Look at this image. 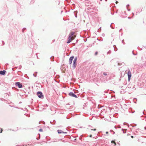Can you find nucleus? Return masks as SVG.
Listing matches in <instances>:
<instances>
[{"mask_svg": "<svg viewBox=\"0 0 146 146\" xmlns=\"http://www.w3.org/2000/svg\"><path fill=\"white\" fill-rule=\"evenodd\" d=\"M112 131L113 132V134H114V133L115 132L112 131Z\"/></svg>", "mask_w": 146, "mask_h": 146, "instance_id": "473e14b6", "label": "nucleus"}, {"mask_svg": "<svg viewBox=\"0 0 146 146\" xmlns=\"http://www.w3.org/2000/svg\"><path fill=\"white\" fill-rule=\"evenodd\" d=\"M103 75L105 76H106L107 74L105 72H104L103 74Z\"/></svg>", "mask_w": 146, "mask_h": 146, "instance_id": "dca6fc26", "label": "nucleus"}, {"mask_svg": "<svg viewBox=\"0 0 146 146\" xmlns=\"http://www.w3.org/2000/svg\"><path fill=\"white\" fill-rule=\"evenodd\" d=\"M68 39V40L67 42V43L68 44L70 43L71 41V36H69Z\"/></svg>", "mask_w": 146, "mask_h": 146, "instance_id": "1a4fd4ad", "label": "nucleus"}, {"mask_svg": "<svg viewBox=\"0 0 146 146\" xmlns=\"http://www.w3.org/2000/svg\"><path fill=\"white\" fill-rule=\"evenodd\" d=\"M50 123H51V124H52L51 121H50Z\"/></svg>", "mask_w": 146, "mask_h": 146, "instance_id": "37998d69", "label": "nucleus"}, {"mask_svg": "<svg viewBox=\"0 0 146 146\" xmlns=\"http://www.w3.org/2000/svg\"><path fill=\"white\" fill-rule=\"evenodd\" d=\"M144 129L145 130H146V127H144Z\"/></svg>", "mask_w": 146, "mask_h": 146, "instance_id": "72a5a7b5", "label": "nucleus"}, {"mask_svg": "<svg viewBox=\"0 0 146 146\" xmlns=\"http://www.w3.org/2000/svg\"><path fill=\"white\" fill-rule=\"evenodd\" d=\"M74 34V32H72L70 34L69 36H71V37Z\"/></svg>", "mask_w": 146, "mask_h": 146, "instance_id": "4468645a", "label": "nucleus"}, {"mask_svg": "<svg viewBox=\"0 0 146 146\" xmlns=\"http://www.w3.org/2000/svg\"><path fill=\"white\" fill-rule=\"evenodd\" d=\"M37 95L40 98H43V95L42 92L38 91L37 92Z\"/></svg>", "mask_w": 146, "mask_h": 146, "instance_id": "f257e3e1", "label": "nucleus"}, {"mask_svg": "<svg viewBox=\"0 0 146 146\" xmlns=\"http://www.w3.org/2000/svg\"><path fill=\"white\" fill-rule=\"evenodd\" d=\"M111 52V51L110 50L108 52H107V54H110Z\"/></svg>", "mask_w": 146, "mask_h": 146, "instance_id": "2eb2a0df", "label": "nucleus"}, {"mask_svg": "<svg viewBox=\"0 0 146 146\" xmlns=\"http://www.w3.org/2000/svg\"><path fill=\"white\" fill-rule=\"evenodd\" d=\"M122 30V29H120L119 30V32H120V31H121Z\"/></svg>", "mask_w": 146, "mask_h": 146, "instance_id": "cd10ccee", "label": "nucleus"}, {"mask_svg": "<svg viewBox=\"0 0 146 146\" xmlns=\"http://www.w3.org/2000/svg\"><path fill=\"white\" fill-rule=\"evenodd\" d=\"M43 131V130L42 129H40L39 130V131Z\"/></svg>", "mask_w": 146, "mask_h": 146, "instance_id": "f3484780", "label": "nucleus"}, {"mask_svg": "<svg viewBox=\"0 0 146 146\" xmlns=\"http://www.w3.org/2000/svg\"><path fill=\"white\" fill-rule=\"evenodd\" d=\"M69 95L70 96L72 97H74L75 98H78V96L72 92H70L69 94Z\"/></svg>", "mask_w": 146, "mask_h": 146, "instance_id": "7ed1b4c3", "label": "nucleus"}, {"mask_svg": "<svg viewBox=\"0 0 146 146\" xmlns=\"http://www.w3.org/2000/svg\"><path fill=\"white\" fill-rule=\"evenodd\" d=\"M126 129H125V131H123V133H126Z\"/></svg>", "mask_w": 146, "mask_h": 146, "instance_id": "a211bd4d", "label": "nucleus"}, {"mask_svg": "<svg viewBox=\"0 0 146 146\" xmlns=\"http://www.w3.org/2000/svg\"><path fill=\"white\" fill-rule=\"evenodd\" d=\"M2 43H3V45H4L5 44V42L3 41H2Z\"/></svg>", "mask_w": 146, "mask_h": 146, "instance_id": "5701e85b", "label": "nucleus"}, {"mask_svg": "<svg viewBox=\"0 0 146 146\" xmlns=\"http://www.w3.org/2000/svg\"><path fill=\"white\" fill-rule=\"evenodd\" d=\"M113 34H112L111 35V37H113Z\"/></svg>", "mask_w": 146, "mask_h": 146, "instance_id": "c756f323", "label": "nucleus"}, {"mask_svg": "<svg viewBox=\"0 0 146 146\" xmlns=\"http://www.w3.org/2000/svg\"><path fill=\"white\" fill-rule=\"evenodd\" d=\"M123 125H126V124H125V123H123Z\"/></svg>", "mask_w": 146, "mask_h": 146, "instance_id": "7c9ffc66", "label": "nucleus"}, {"mask_svg": "<svg viewBox=\"0 0 146 146\" xmlns=\"http://www.w3.org/2000/svg\"><path fill=\"white\" fill-rule=\"evenodd\" d=\"M131 137L132 138H133V136H131Z\"/></svg>", "mask_w": 146, "mask_h": 146, "instance_id": "bb28decb", "label": "nucleus"}, {"mask_svg": "<svg viewBox=\"0 0 146 146\" xmlns=\"http://www.w3.org/2000/svg\"><path fill=\"white\" fill-rule=\"evenodd\" d=\"M33 76L35 77H36V75H35L34 74H33Z\"/></svg>", "mask_w": 146, "mask_h": 146, "instance_id": "b1692460", "label": "nucleus"}, {"mask_svg": "<svg viewBox=\"0 0 146 146\" xmlns=\"http://www.w3.org/2000/svg\"><path fill=\"white\" fill-rule=\"evenodd\" d=\"M127 76L128 77V80L129 81L130 79L131 76V72L130 71H129L127 72Z\"/></svg>", "mask_w": 146, "mask_h": 146, "instance_id": "20e7f679", "label": "nucleus"}, {"mask_svg": "<svg viewBox=\"0 0 146 146\" xmlns=\"http://www.w3.org/2000/svg\"><path fill=\"white\" fill-rule=\"evenodd\" d=\"M112 23H111V24L110 25V26L111 27V28H112V29H114V28H113V27H112V26H111V24H112Z\"/></svg>", "mask_w": 146, "mask_h": 146, "instance_id": "412c9836", "label": "nucleus"}, {"mask_svg": "<svg viewBox=\"0 0 146 146\" xmlns=\"http://www.w3.org/2000/svg\"><path fill=\"white\" fill-rule=\"evenodd\" d=\"M16 86H18L19 88H21L23 87L22 84L19 82H17L15 83Z\"/></svg>", "mask_w": 146, "mask_h": 146, "instance_id": "f03ea898", "label": "nucleus"}, {"mask_svg": "<svg viewBox=\"0 0 146 146\" xmlns=\"http://www.w3.org/2000/svg\"><path fill=\"white\" fill-rule=\"evenodd\" d=\"M128 11H130V9H128Z\"/></svg>", "mask_w": 146, "mask_h": 146, "instance_id": "4c0bfd02", "label": "nucleus"}, {"mask_svg": "<svg viewBox=\"0 0 146 146\" xmlns=\"http://www.w3.org/2000/svg\"><path fill=\"white\" fill-rule=\"evenodd\" d=\"M91 130H93L94 131H96V129H91Z\"/></svg>", "mask_w": 146, "mask_h": 146, "instance_id": "4be33fe9", "label": "nucleus"}, {"mask_svg": "<svg viewBox=\"0 0 146 146\" xmlns=\"http://www.w3.org/2000/svg\"><path fill=\"white\" fill-rule=\"evenodd\" d=\"M133 15H134L133 13Z\"/></svg>", "mask_w": 146, "mask_h": 146, "instance_id": "a18cd8bd", "label": "nucleus"}, {"mask_svg": "<svg viewBox=\"0 0 146 146\" xmlns=\"http://www.w3.org/2000/svg\"><path fill=\"white\" fill-rule=\"evenodd\" d=\"M122 131L123 130V129H122Z\"/></svg>", "mask_w": 146, "mask_h": 146, "instance_id": "ea45409f", "label": "nucleus"}, {"mask_svg": "<svg viewBox=\"0 0 146 146\" xmlns=\"http://www.w3.org/2000/svg\"><path fill=\"white\" fill-rule=\"evenodd\" d=\"M113 47L114 48V51H116L117 50V48H115V47H116V46L114 45L113 46Z\"/></svg>", "mask_w": 146, "mask_h": 146, "instance_id": "9b49d317", "label": "nucleus"}, {"mask_svg": "<svg viewBox=\"0 0 146 146\" xmlns=\"http://www.w3.org/2000/svg\"><path fill=\"white\" fill-rule=\"evenodd\" d=\"M76 62L75 61H73L72 68L73 69H74L76 67L77 64Z\"/></svg>", "mask_w": 146, "mask_h": 146, "instance_id": "423d86ee", "label": "nucleus"}, {"mask_svg": "<svg viewBox=\"0 0 146 146\" xmlns=\"http://www.w3.org/2000/svg\"><path fill=\"white\" fill-rule=\"evenodd\" d=\"M128 19H129V17H128Z\"/></svg>", "mask_w": 146, "mask_h": 146, "instance_id": "c03bdc74", "label": "nucleus"}, {"mask_svg": "<svg viewBox=\"0 0 146 146\" xmlns=\"http://www.w3.org/2000/svg\"><path fill=\"white\" fill-rule=\"evenodd\" d=\"M114 144H115H115H116V143H115V142H114Z\"/></svg>", "mask_w": 146, "mask_h": 146, "instance_id": "a19ab883", "label": "nucleus"}, {"mask_svg": "<svg viewBox=\"0 0 146 146\" xmlns=\"http://www.w3.org/2000/svg\"><path fill=\"white\" fill-rule=\"evenodd\" d=\"M118 3V1H116V4H117Z\"/></svg>", "mask_w": 146, "mask_h": 146, "instance_id": "c85d7f7f", "label": "nucleus"}, {"mask_svg": "<svg viewBox=\"0 0 146 146\" xmlns=\"http://www.w3.org/2000/svg\"><path fill=\"white\" fill-rule=\"evenodd\" d=\"M108 131H106V134H108Z\"/></svg>", "mask_w": 146, "mask_h": 146, "instance_id": "2f4dec72", "label": "nucleus"}, {"mask_svg": "<svg viewBox=\"0 0 146 146\" xmlns=\"http://www.w3.org/2000/svg\"><path fill=\"white\" fill-rule=\"evenodd\" d=\"M118 128H121V127H120H120H119Z\"/></svg>", "mask_w": 146, "mask_h": 146, "instance_id": "58836bf2", "label": "nucleus"}, {"mask_svg": "<svg viewBox=\"0 0 146 146\" xmlns=\"http://www.w3.org/2000/svg\"><path fill=\"white\" fill-rule=\"evenodd\" d=\"M6 72V71L5 70H1L0 71V74L3 75H4Z\"/></svg>", "mask_w": 146, "mask_h": 146, "instance_id": "0eeeda50", "label": "nucleus"}, {"mask_svg": "<svg viewBox=\"0 0 146 146\" xmlns=\"http://www.w3.org/2000/svg\"><path fill=\"white\" fill-rule=\"evenodd\" d=\"M122 43H123V44H125V43L124 42V40H122Z\"/></svg>", "mask_w": 146, "mask_h": 146, "instance_id": "6ab92c4d", "label": "nucleus"}, {"mask_svg": "<svg viewBox=\"0 0 146 146\" xmlns=\"http://www.w3.org/2000/svg\"><path fill=\"white\" fill-rule=\"evenodd\" d=\"M74 57V56H71L69 59V63L70 65L72 64V62Z\"/></svg>", "mask_w": 146, "mask_h": 146, "instance_id": "39448f33", "label": "nucleus"}, {"mask_svg": "<svg viewBox=\"0 0 146 146\" xmlns=\"http://www.w3.org/2000/svg\"><path fill=\"white\" fill-rule=\"evenodd\" d=\"M76 17H77V16L75 15Z\"/></svg>", "mask_w": 146, "mask_h": 146, "instance_id": "79ce46f5", "label": "nucleus"}, {"mask_svg": "<svg viewBox=\"0 0 146 146\" xmlns=\"http://www.w3.org/2000/svg\"><path fill=\"white\" fill-rule=\"evenodd\" d=\"M26 29V28H23V29H22V31H23V32H24V30L25 29Z\"/></svg>", "mask_w": 146, "mask_h": 146, "instance_id": "aec40b11", "label": "nucleus"}, {"mask_svg": "<svg viewBox=\"0 0 146 146\" xmlns=\"http://www.w3.org/2000/svg\"><path fill=\"white\" fill-rule=\"evenodd\" d=\"M90 137H92V135H90Z\"/></svg>", "mask_w": 146, "mask_h": 146, "instance_id": "f704fd0d", "label": "nucleus"}, {"mask_svg": "<svg viewBox=\"0 0 146 146\" xmlns=\"http://www.w3.org/2000/svg\"><path fill=\"white\" fill-rule=\"evenodd\" d=\"M97 54H98V52H96L95 53V54L96 55H97Z\"/></svg>", "mask_w": 146, "mask_h": 146, "instance_id": "393cba45", "label": "nucleus"}, {"mask_svg": "<svg viewBox=\"0 0 146 146\" xmlns=\"http://www.w3.org/2000/svg\"><path fill=\"white\" fill-rule=\"evenodd\" d=\"M54 56H52L50 58L51 59V60L52 61H54Z\"/></svg>", "mask_w": 146, "mask_h": 146, "instance_id": "f8f14e48", "label": "nucleus"}, {"mask_svg": "<svg viewBox=\"0 0 146 146\" xmlns=\"http://www.w3.org/2000/svg\"><path fill=\"white\" fill-rule=\"evenodd\" d=\"M57 132L58 133L60 134V133H67V132H64L62 130H58L57 131Z\"/></svg>", "mask_w": 146, "mask_h": 146, "instance_id": "6e6552de", "label": "nucleus"}, {"mask_svg": "<svg viewBox=\"0 0 146 146\" xmlns=\"http://www.w3.org/2000/svg\"><path fill=\"white\" fill-rule=\"evenodd\" d=\"M129 6V5H127V7L128 6Z\"/></svg>", "mask_w": 146, "mask_h": 146, "instance_id": "c9c22d12", "label": "nucleus"}, {"mask_svg": "<svg viewBox=\"0 0 146 146\" xmlns=\"http://www.w3.org/2000/svg\"><path fill=\"white\" fill-rule=\"evenodd\" d=\"M132 53H133V55H136V54H134V53H133V51L132 52Z\"/></svg>", "mask_w": 146, "mask_h": 146, "instance_id": "a878e982", "label": "nucleus"}, {"mask_svg": "<svg viewBox=\"0 0 146 146\" xmlns=\"http://www.w3.org/2000/svg\"><path fill=\"white\" fill-rule=\"evenodd\" d=\"M111 14H112V15H113L114 14V13H112L111 12Z\"/></svg>", "mask_w": 146, "mask_h": 146, "instance_id": "e433bc0d", "label": "nucleus"}, {"mask_svg": "<svg viewBox=\"0 0 146 146\" xmlns=\"http://www.w3.org/2000/svg\"><path fill=\"white\" fill-rule=\"evenodd\" d=\"M77 59V57H76L74 58L73 61H75V62H76Z\"/></svg>", "mask_w": 146, "mask_h": 146, "instance_id": "ddd939ff", "label": "nucleus"}, {"mask_svg": "<svg viewBox=\"0 0 146 146\" xmlns=\"http://www.w3.org/2000/svg\"><path fill=\"white\" fill-rule=\"evenodd\" d=\"M90 3V1L88 0H86L85 1V3L86 5H88V4H89Z\"/></svg>", "mask_w": 146, "mask_h": 146, "instance_id": "9d476101", "label": "nucleus"}]
</instances>
